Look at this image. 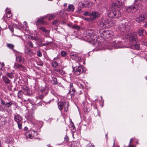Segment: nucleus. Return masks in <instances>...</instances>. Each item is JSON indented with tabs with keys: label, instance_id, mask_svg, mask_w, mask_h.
I'll use <instances>...</instances> for the list:
<instances>
[{
	"label": "nucleus",
	"instance_id": "obj_35",
	"mask_svg": "<svg viewBox=\"0 0 147 147\" xmlns=\"http://www.w3.org/2000/svg\"><path fill=\"white\" fill-rule=\"evenodd\" d=\"M59 21L58 20H56L53 22L52 24L53 25H56L59 24Z\"/></svg>",
	"mask_w": 147,
	"mask_h": 147
},
{
	"label": "nucleus",
	"instance_id": "obj_61",
	"mask_svg": "<svg viewBox=\"0 0 147 147\" xmlns=\"http://www.w3.org/2000/svg\"><path fill=\"white\" fill-rule=\"evenodd\" d=\"M33 132L35 134H37V133L35 131H33Z\"/></svg>",
	"mask_w": 147,
	"mask_h": 147
},
{
	"label": "nucleus",
	"instance_id": "obj_6",
	"mask_svg": "<svg viewBox=\"0 0 147 147\" xmlns=\"http://www.w3.org/2000/svg\"><path fill=\"white\" fill-rule=\"evenodd\" d=\"M68 104L66 102L60 101L58 103V107L59 109L61 110L64 107V111H67L68 110Z\"/></svg>",
	"mask_w": 147,
	"mask_h": 147
},
{
	"label": "nucleus",
	"instance_id": "obj_59",
	"mask_svg": "<svg viewBox=\"0 0 147 147\" xmlns=\"http://www.w3.org/2000/svg\"><path fill=\"white\" fill-rule=\"evenodd\" d=\"M67 5V3H65L64 4V7H66Z\"/></svg>",
	"mask_w": 147,
	"mask_h": 147
},
{
	"label": "nucleus",
	"instance_id": "obj_40",
	"mask_svg": "<svg viewBox=\"0 0 147 147\" xmlns=\"http://www.w3.org/2000/svg\"><path fill=\"white\" fill-rule=\"evenodd\" d=\"M86 147H94V146L92 143L90 142L87 144Z\"/></svg>",
	"mask_w": 147,
	"mask_h": 147
},
{
	"label": "nucleus",
	"instance_id": "obj_36",
	"mask_svg": "<svg viewBox=\"0 0 147 147\" xmlns=\"http://www.w3.org/2000/svg\"><path fill=\"white\" fill-rule=\"evenodd\" d=\"M28 44L31 48L33 47V44L30 41H28L27 42Z\"/></svg>",
	"mask_w": 147,
	"mask_h": 147
},
{
	"label": "nucleus",
	"instance_id": "obj_12",
	"mask_svg": "<svg viewBox=\"0 0 147 147\" xmlns=\"http://www.w3.org/2000/svg\"><path fill=\"white\" fill-rule=\"evenodd\" d=\"M76 92L75 88L73 87V84H70L69 90L68 94H70L71 97L73 96L76 94Z\"/></svg>",
	"mask_w": 147,
	"mask_h": 147
},
{
	"label": "nucleus",
	"instance_id": "obj_19",
	"mask_svg": "<svg viewBox=\"0 0 147 147\" xmlns=\"http://www.w3.org/2000/svg\"><path fill=\"white\" fill-rule=\"evenodd\" d=\"M14 67L16 69H19L20 70L24 69L25 67L24 66L18 63H15Z\"/></svg>",
	"mask_w": 147,
	"mask_h": 147
},
{
	"label": "nucleus",
	"instance_id": "obj_47",
	"mask_svg": "<svg viewBox=\"0 0 147 147\" xmlns=\"http://www.w3.org/2000/svg\"><path fill=\"white\" fill-rule=\"evenodd\" d=\"M37 54L38 56L39 57H41L42 56V53L39 51H37Z\"/></svg>",
	"mask_w": 147,
	"mask_h": 147
},
{
	"label": "nucleus",
	"instance_id": "obj_57",
	"mask_svg": "<svg viewBox=\"0 0 147 147\" xmlns=\"http://www.w3.org/2000/svg\"><path fill=\"white\" fill-rule=\"evenodd\" d=\"M71 126H72V127H73V128H74V127H75V126H74V123H72L71 124Z\"/></svg>",
	"mask_w": 147,
	"mask_h": 147
},
{
	"label": "nucleus",
	"instance_id": "obj_43",
	"mask_svg": "<svg viewBox=\"0 0 147 147\" xmlns=\"http://www.w3.org/2000/svg\"><path fill=\"white\" fill-rule=\"evenodd\" d=\"M83 15L86 16H88L90 15V13L87 11L83 13Z\"/></svg>",
	"mask_w": 147,
	"mask_h": 147
},
{
	"label": "nucleus",
	"instance_id": "obj_26",
	"mask_svg": "<svg viewBox=\"0 0 147 147\" xmlns=\"http://www.w3.org/2000/svg\"><path fill=\"white\" fill-rule=\"evenodd\" d=\"M46 16H47L46 17H47L48 18L49 20L53 19L55 18V15L54 14H49Z\"/></svg>",
	"mask_w": 147,
	"mask_h": 147
},
{
	"label": "nucleus",
	"instance_id": "obj_52",
	"mask_svg": "<svg viewBox=\"0 0 147 147\" xmlns=\"http://www.w3.org/2000/svg\"><path fill=\"white\" fill-rule=\"evenodd\" d=\"M11 16V14H6V17L7 18H10Z\"/></svg>",
	"mask_w": 147,
	"mask_h": 147
},
{
	"label": "nucleus",
	"instance_id": "obj_17",
	"mask_svg": "<svg viewBox=\"0 0 147 147\" xmlns=\"http://www.w3.org/2000/svg\"><path fill=\"white\" fill-rule=\"evenodd\" d=\"M47 16H45L38 18L36 22V25H38L39 24H44V19Z\"/></svg>",
	"mask_w": 147,
	"mask_h": 147
},
{
	"label": "nucleus",
	"instance_id": "obj_31",
	"mask_svg": "<svg viewBox=\"0 0 147 147\" xmlns=\"http://www.w3.org/2000/svg\"><path fill=\"white\" fill-rule=\"evenodd\" d=\"M7 46L8 48L12 50H13L14 47V45L11 44L7 43Z\"/></svg>",
	"mask_w": 147,
	"mask_h": 147
},
{
	"label": "nucleus",
	"instance_id": "obj_58",
	"mask_svg": "<svg viewBox=\"0 0 147 147\" xmlns=\"http://www.w3.org/2000/svg\"><path fill=\"white\" fill-rule=\"evenodd\" d=\"M24 129L25 130H26L28 129V128L27 127H25Z\"/></svg>",
	"mask_w": 147,
	"mask_h": 147
},
{
	"label": "nucleus",
	"instance_id": "obj_11",
	"mask_svg": "<svg viewBox=\"0 0 147 147\" xmlns=\"http://www.w3.org/2000/svg\"><path fill=\"white\" fill-rule=\"evenodd\" d=\"M16 59L17 61L20 63H23L25 61L24 56L21 54H19L16 56Z\"/></svg>",
	"mask_w": 147,
	"mask_h": 147
},
{
	"label": "nucleus",
	"instance_id": "obj_5",
	"mask_svg": "<svg viewBox=\"0 0 147 147\" xmlns=\"http://www.w3.org/2000/svg\"><path fill=\"white\" fill-rule=\"evenodd\" d=\"M103 37L105 38H111L113 35V32L111 30H104L102 32Z\"/></svg>",
	"mask_w": 147,
	"mask_h": 147
},
{
	"label": "nucleus",
	"instance_id": "obj_53",
	"mask_svg": "<svg viewBox=\"0 0 147 147\" xmlns=\"http://www.w3.org/2000/svg\"><path fill=\"white\" fill-rule=\"evenodd\" d=\"M46 43V45L47 46V45H49L51 44L52 43V42H47V43Z\"/></svg>",
	"mask_w": 147,
	"mask_h": 147
},
{
	"label": "nucleus",
	"instance_id": "obj_8",
	"mask_svg": "<svg viewBox=\"0 0 147 147\" xmlns=\"http://www.w3.org/2000/svg\"><path fill=\"white\" fill-rule=\"evenodd\" d=\"M71 58L73 59L80 62L82 61L81 58L78 56V55L75 52L71 53L70 54Z\"/></svg>",
	"mask_w": 147,
	"mask_h": 147
},
{
	"label": "nucleus",
	"instance_id": "obj_10",
	"mask_svg": "<svg viewBox=\"0 0 147 147\" xmlns=\"http://www.w3.org/2000/svg\"><path fill=\"white\" fill-rule=\"evenodd\" d=\"M119 28L120 31L123 32L124 33L129 32L130 28L129 26H125L123 24H121L119 25Z\"/></svg>",
	"mask_w": 147,
	"mask_h": 147
},
{
	"label": "nucleus",
	"instance_id": "obj_48",
	"mask_svg": "<svg viewBox=\"0 0 147 147\" xmlns=\"http://www.w3.org/2000/svg\"><path fill=\"white\" fill-rule=\"evenodd\" d=\"M1 103L2 105H4L5 106L6 103L3 101L2 99H1Z\"/></svg>",
	"mask_w": 147,
	"mask_h": 147
},
{
	"label": "nucleus",
	"instance_id": "obj_22",
	"mask_svg": "<svg viewBox=\"0 0 147 147\" xmlns=\"http://www.w3.org/2000/svg\"><path fill=\"white\" fill-rule=\"evenodd\" d=\"M39 29L40 30H41V31L44 32L46 34H49L50 31L49 30L46 29L43 26L39 27Z\"/></svg>",
	"mask_w": 147,
	"mask_h": 147
},
{
	"label": "nucleus",
	"instance_id": "obj_45",
	"mask_svg": "<svg viewBox=\"0 0 147 147\" xmlns=\"http://www.w3.org/2000/svg\"><path fill=\"white\" fill-rule=\"evenodd\" d=\"M4 66L5 65L3 63H0V67H1L0 68V69H2V68L4 67Z\"/></svg>",
	"mask_w": 147,
	"mask_h": 147
},
{
	"label": "nucleus",
	"instance_id": "obj_30",
	"mask_svg": "<svg viewBox=\"0 0 147 147\" xmlns=\"http://www.w3.org/2000/svg\"><path fill=\"white\" fill-rule=\"evenodd\" d=\"M23 92L21 90L19 91L18 94V97L20 98H22L23 97Z\"/></svg>",
	"mask_w": 147,
	"mask_h": 147
},
{
	"label": "nucleus",
	"instance_id": "obj_55",
	"mask_svg": "<svg viewBox=\"0 0 147 147\" xmlns=\"http://www.w3.org/2000/svg\"><path fill=\"white\" fill-rule=\"evenodd\" d=\"M41 45L42 46H47L46 43L42 44Z\"/></svg>",
	"mask_w": 147,
	"mask_h": 147
},
{
	"label": "nucleus",
	"instance_id": "obj_56",
	"mask_svg": "<svg viewBox=\"0 0 147 147\" xmlns=\"http://www.w3.org/2000/svg\"><path fill=\"white\" fill-rule=\"evenodd\" d=\"M85 20L89 21L90 20V18H88L85 19Z\"/></svg>",
	"mask_w": 147,
	"mask_h": 147
},
{
	"label": "nucleus",
	"instance_id": "obj_37",
	"mask_svg": "<svg viewBox=\"0 0 147 147\" xmlns=\"http://www.w3.org/2000/svg\"><path fill=\"white\" fill-rule=\"evenodd\" d=\"M31 39L32 40H38V38L36 36H31Z\"/></svg>",
	"mask_w": 147,
	"mask_h": 147
},
{
	"label": "nucleus",
	"instance_id": "obj_38",
	"mask_svg": "<svg viewBox=\"0 0 147 147\" xmlns=\"http://www.w3.org/2000/svg\"><path fill=\"white\" fill-rule=\"evenodd\" d=\"M143 0H135L134 2V4L135 5H137V4H139L141 3L142 1Z\"/></svg>",
	"mask_w": 147,
	"mask_h": 147
},
{
	"label": "nucleus",
	"instance_id": "obj_14",
	"mask_svg": "<svg viewBox=\"0 0 147 147\" xmlns=\"http://www.w3.org/2000/svg\"><path fill=\"white\" fill-rule=\"evenodd\" d=\"M22 89L23 90V92L24 94L27 96L30 95V90L27 87L25 86H23Z\"/></svg>",
	"mask_w": 147,
	"mask_h": 147
},
{
	"label": "nucleus",
	"instance_id": "obj_63",
	"mask_svg": "<svg viewBox=\"0 0 147 147\" xmlns=\"http://www.w3.org/2000/svg\"><path fill=\"white\" fill-rule=\"evenodd\" d=\"M20 37V38L22 40H23V38L21 37Z\"/></svg>",
	"mask_w": 147,
	"mask_h": 147
},
{
	"label": "nucleus",
	"instance_id": "obj_13",
	"mask_svg": "<svg viewBox=\"0 0 147 147\" xmlns=\"http://www.w3.org/2000/svg\"><path fill=\"white\" fill-rule=\"evenodd\" d=\"M14 119L17 123L20 122H22V117L17 113L15 114L14 115Z\"/></svg>",
	"mask_w": 147,
	"mask_h": 147
},
{
	"label": "nucleus",
	"instance_id": "obj_51",
	"mask_svg": "<svg viewBox=\"0 0 147 147\" xmlns=\"http://www.w3.org/2000/svg\"><path fill=\"white\" fill-rule=\"evenodd\" d=\"M133 139V138H131L130 140V141L129 142V145L128 146V147H130V146H131V145H131V142H132V140Z\"/></svg>",
	"mask_w": 147,
	"mask_h": 147
},
{
	"label": "nucleus",
	"instance_id": "obj_15",
	"mask_svg": "<svg viewBox=\"0 0 147 147\" xmlns=\"http://www.w3.org/2000/svg\"><path fill=\"white\" fill-rule=\"evenodd\" d=\"M137 38L136 33L134 32H132L131 33L130 40L133 42H136Z\"/></svg>",
	"mask_w": 147,
	"mask_h": 147
},
{
	"label": "nucleus",
	"instance_id": "obj_50",
	"mask_svg": "<svg viewBox=\"0 0 147 147\" xmlns=\"http://www.w3.org/2000/svg\"><path fill=\"white\" fill-rule=\"evenodd\" d=\"M64 138V140H65V141H67L69 140L68 137L66 135L65 136Z\"/></svg>",
	"mask_w": 147,
	"mask_h": 147
},
{
	"label": "nucleus",
	"instance_id": "obj_33",
	"mask_svg": "<svg viewBox=\"0 0 147 147\" xmlns=\"http://www.w3.org/2000/svg\"><path fill=\"white\" fill-rule=\"evenodd\" d=\"M12 105V102L9 101L8 102L6 103L5 106L7 108L9 107Z\"/></svg>",
	"mask_w": 147,
	"mask_h": 147
},
{
	"label": "nucleus",
	"instance_id": "obj_27",
	"mask_svg": "<svg viewBox=\"0 0 147 147\" xmlns=\"http://www.w3.org/2000/svg\"><path fill=\"white\" fill-rule=\"evenodd\" d=\"M55 71L61 75L64 74L65 73L64 71L63 70L60 69H55Z\"/></svg>",
	"mask_w": 147,
	"mask_h": 147
},
{
	"label": "nucleus",
	"instance_id": "obj_9",
	"mask_svg": "<svg viewBox=\"0 0 147 147\" xmlns=\"http://www.w3.org/2000/svg\"><path fill=\"white\" fill-rule=\"evenodd\" d=\"M112 46L115 49L122 48L123 47V43L120 41H115L112 43Z\"/></svg>",
	"mask_w": 147,
	"mask_h": 147
},
{
	"label": "nucleus",
	"instance_id": "obj_4",
	"mask_svg": "<svg viewBox=\"0 0 147 147\" xmlns=\"http://www.w3.org/2000/svg\"><path fill=\"white\" fill-rule=\"evenodd\" d=\"M75 74L76 75H78L84 72L85 69L82 66H77L73 68Z\"/></svg>",
	"mask_w": 147,
	"mask_h": 147
},
{
	"label": "nucleus",
	"instance_id": "obj_32",
	"mask_svg": "<svg viewBox=\"0 0 147 147\" xmlns=\"http://www.w3.org/2000/svg\"><path fill=\"white\" fill-rule=\"evenodd\" d=\"M51 64L52 67L55 68L58 65L56 61H53Z\"/></svg>",
	"mask_w": 147,
	"mask_h": 147
},
{
	"label": "nucleus",
	"instance_id": "obj_24",
	"mask_svg": "<svg viewBox=\"0 0 147 147\" xmlns=\"http://www.w3.org/2000/svg\"><path fill=\"white\" fill-rule=\"evenodd\" d=\"M131 48L133 49L138 50L140 49V46L139 44H134L131 46Z\"/></svg>",
	"mask_w": 147,
	"mask_h": 147
},
{
	"label": "nucleus",
	"instance_id": "obj_34",
	"mask_svg": "<svg viewBox=\"0 0 147 147\" xmlns=\"http://www.w3.org/2000/svg\"><path fill=\"white\" fill-rule=\"evenodd\" d=\"M37 63L38 65L42 66L43 65V62L40 60L37 61Z\"/></svg>",
	"mask_w": 147,
	"mask_h": 147
},
{
	"label": "nucleus",
	"instance_id": "obj_25",
	"mask_svg": "<svg viewBox=\"0 0 147 147\" xmlns=\"http://www.w3.org/2000/svg\"><path fill=\"white\" fill-rule=\"evenodd\" d=\"M25 135L27 139L28 138L32 139L34 137L32 135V134H30V132H26L25 134Z\"/></svg>",
	"mask_w": 147,
	"mask_h": 147
},
{
	"label": "nucleus",
	"instance_id": "obj_21",
	"mask_svg": "<svg viewBox=\"0 0 147 147\" xmlns=\"http://www.w3.org/2000/svg\"><path fill=\"white\" fill-rule=\"evenodd\" d=\"M78 86L81 88L83 89L84 87V83L80 80H78Z\"/></svg>",
	"mask_w": 147,
	"mask_h": 147
},
{
	"label": "nucleus",
	"instance_id": "obj_1",
	"mask_svg": "<svg viewBox=\"0 0 147 147\" xmlns=\"http://www.w3.org/2000/svg\"><path fill=\"white\" fill-rule=\"evenodd\" d=\"M122 3L121 0H117L112 3L111 10L109 14V16L111 18H117L121 16L120 13L118 10V8L121 7Z\"/></svg>",
	"mask_w": 147,
	"mask_h": 147
},
{
	"label": "nucleus",
	"instance_id": "obj_20",
	"mask_svg": "<svg viewBox=\"0 0 147 147\" xmlns=\"http://www.w3.org/2000/svg\"><path fill=\"white\" fill-rule=\"evenodd\" d=\"M91 15L94 19L99 17L100 15L99 13L95 11L92 12Z\"/></svg>",
	"mask_w": 147,
	"mask_h": 147
},
{
	"label": "nucleus",
	"instance_id": "obj_28",
	"mask_svg": "<svg viewBox=\"0 0 147 147\" xmlns=\"http://www.w3.org/2000/svg\"><path fill=\"white\" fill-rule=\"evenodd\" d=\"M7 77V76L9 77L10 79H12L13 77L14 76L13 75V74L12 72L11 73H8L7 72L6 74V76Z\"/></svg>",
	"mask_w": 147,
	"mask_h": 147
},
{
	"label": "nucleus",
	"instance_id": "obj_49",
	"mask_svg": "<svg viewBox=\"0 0 147 147\" xmlns=\"http://www.w3.org/2000/svg\"><path fill=\"white\" fill-rule=\"evenodd\" d=\"M9 29L11 30V31H12V32H13V28H12V26H9Z\"/></svg>",
	"mask_w": 147,
	"mask_h": 147
},
{
	"label": "nucleus",
	"instance_id": "obj_16",
	"mask_svg": "<svg viewBox=\"0 0 147 147\" xmlns=\"http://www.w3.org/2000/svg\"><path fill=\"white\" fill-rule=\"evenodd\" d=\"M146 16L145 14H143L136 19V20L138 22H142L146 19Z\"/></svg>",
	"mask_w": 147,
	"mask_h": 147
},
{
	"label": "nucleus",
	"instance_id": "obj_29",
	"mask_svg": "<svg viewBox=\"0 0 147 147\" xmlns=\"http://www.w3.org/2000/svg\"><path fill=\"white\" fill-rule=\"evenodd\" d=\"M143 29H140L138 31L139 35L140 36H142L143 35Z\"/></svg>",
	"mask_w": 147,
	"mask_h": 147
},
{
	"label": "nucleus",
	"instance_id": "obj_23",
	"mask_svg": "<svg viewBox=\"0 0 147 147\" xmlns=\"http://www.w3.org/2000/svg\"><path fill=\"white\" fill-rule=\"evenodd\" d=\"M74 5L72 4L69 5L67 9L68 11L73 12L74 11Z\"/></svg>",
	"mask_w": 147,
	"mask_h": 147
},
{
	"label": "nucleus",
	"instance_id": "obj_60",
	"mask_svg": "<svg viewBox=\"0 0 147 147\" xmlns=\"http://www.w3.org/2000/svg\"><path fill=\"white\" fill-rule=\"evenodd\" d=\"M145 27H147V22L146 23V24H145Z\"/></svg>",
	"mask_w": 147,
	"mask_h": 147
},
{
	"label": "nucleus",
	"instance_id": "obj_64",
	"mask_svg": "<svg viewBox=\"0 0 147 147\" xmlns=\"http://www.w3.org/2000/svg\"><path fill=\"white\" fill-rule=\"evenodd\" d=\"M27 100L29 101L30 100V99L29 98H28L27 99Z\"/></svg>",
	"mask_w": 147,
	"mask_h": 147
},
{
	"label": "nucleus",
	"instance_id": "obj_18",
	"mask_svg": "<svg viewBox=\"0 0 147 147\" xmlns=\"http://www.w3.org/2000/svg\"><path fill=\"white\" fill-rule=\"evenodd\" d=\"M2 79L6 84H10L11 80L6 76H3Z\"/></svg>",
	"mask_w": 147,
	"mask_h": 147
},
{
	"label": "nucleus",
	"instance_id": "obj_46",
	"mask_svg": "<svg viewBox=\"0 0 147 147\" xmlns=\"http://www.w3.org/2000/svg\"><path fill=\"white\" fill-rule=\"evenodd\" d=\"M54 82V84L55 85H57L58 84L57 79L56 78H55L53 79Z\"/></svg>",
	"mask_w": 147,
	"mask_h": 147
},
{
	"label": "nucleus",
	"instance_id": "obj_44",
	"mask_svg": "<svg viewBox=\"0 0 147 147\" xmlns=\"http://www.w3.org/2000/svg\"><path fill=\"white\" fill-rule=\"evenodd\" d=\"M6 14H11L10 10L9 9L7 8H6Z\"/></svg>",
	"mask_w": 147,
	"mask_h": 147
},
{
	"label": "nucleus",
	"instance_id": "obj_54",
	"mask_svg": "<svg viewBox=\"0 0 147 147\" xmlns=\"http://www.w3.org/2000/svg\"><path fill=\"white\" fill-rule=\"evenodd\" d=\"M24 24L27 27V23L26 22H24Z\"/></svg>",
	"mask_w": 147,
	"mask_h": 147
},
{
	"label": "nucleus",
	"instance_id": "obj_41",
	"mask_svg": "<svg viewBox=\"0 0 147 147\" xmlns=\"http://www.w3.org/2000/svg\"><path fill=\"white\" fill-rule=\"evenodd\" d=\"M72 28L76 30H79L80 28L79 26L76 25H73L72 26Z\"/></svg>",
	"mask_w": 147,
	"mask_h": 147
},
{
	"label": "nucleus",
	"instance_id": "obj_3",
	"mask_svg": "<svg viewBox=\"0 0 147 147\" xmlns=\"http://www.w3.org/2000/svg\"><path fill=\"white\" fill-rule=\"evenodd\" d=\"M87 35L88 36L89 38H90V40L94 41L96 40V35L94 34V30L92 29H89L86 31Z\"/></svg>",
	"mask_w": 147,
	"mask_h": 147
},
{
	"label": "nucleus",
	"instance_id": "obj_42",
	"mask_svg": "<svg viewBox=\"0 0 147 147\" xmlns=\"http://www.w3.org/2000/svg\"><path fill=\"white\" fill-rule=\"evenodd\" d=\"M22 122H20L19 123H17L18 125V127L19 129H22Z\"/></svg>",
	"mask_w": 147,
	"mask_h": 147
},
{
	"label": "nucleus",
	"instance_id": "obj_2",
	"mask_svg": "<svg viewBox=\"0 0 147 147\" xmlns=\"http://www.w3.org/2000/svg\"><path fill=\"white\" fill-rule=\"evenodd\" d=\"M98 23L100 27L104 28H109L113 25V24H111V21L106 22L104 20L100 21Z\"/></svg>",
	"mask_w": 147,
	"mask_h": 147
},
{
	"label": "nucleus",
	"instance_id": "obj_7",
	"mask_svg": "<svg viewBox=\"0 0 147 147\" xmlns=\"http://www.w3.org/2000/svg\"><path fill=\"white\" fill-rule=\"evenodd\" d=\"M137 6V5L134 4V5L127 7L126 11L128 13H133L138 10Z\"/></svg>",
	"mask_w": 147,
	"mask_h": 147
},
{
	"label": "nucleus",
	"instance_id": "obj_39",
	"mask_svg": "<svg viewBox=\"0 0 147 147\" xmlns=\"http://www.w3.org/2000/svg\"><path fill=\"white\" fill-rule=\"evenodd\" d=\"M61 55L63 57H65L67 55L66 52L64 51H62L61 52Z\"/></svg>",
	"mask_w": 147,
	"mask_h": 147
},
{
	"label": "nucleus",
	"instance_id": "obj_62",
	"mask_svg": "<svg viewBox=\"0 0 147 147\" xmlns=\"http://www.w3.org/2000/svg\"><path fill=\"white\" fill-rule=\"evenodd\" d=\"M20 37V38L22 40H23V38L21 37Z\"/></svg>",
	"mask_w": 147,
	"mask_h": 147
}]
</instances>
